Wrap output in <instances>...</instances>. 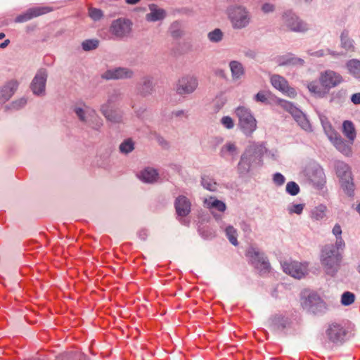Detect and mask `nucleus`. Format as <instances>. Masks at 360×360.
<instances>
[{"label":"nucleus","instance_id":"nucleus-23","mask_svg":"<svg viewBox=\"0 0 360 360\" xmlns=\"http://www.w3.org/2000/svg\"><path fill=\"white\" fill-rule=\"evenodd\" d=\"M269 326L274 331L283 330L290 326V321L281 315H275L269 321Z\"/></svg>","mask_w":360,"mask_h":360},{"label":"nucleus","instance_id":"nucleus-50","mask_svg":"<svg viewBox=\"0 0 360 360\" xmlns=\"http://www.w3.org/2000/svg\"><path fill=\"white\" fill-rule=\"evenodd\" d=\"M311 56H315V57H323V56H325L326 55H331L333 56L334 58H338L339 56H340V54L338 53H335V52H333V51H331L329 49H326V50H319L317 51H315V52H313L311 53Z\"/></svg>","mask_w":360,"mask_h":360},{"label":"nucleus","instance_id":"nucleus-2","mask_svg":"<svg viewBox=\"0 0 360 360\" xmlns=\"http://www.w3.org/2000/svg\"><path fill=\"white\" fill-rule=\"evenodd\" d=\"M226 14L233 29L245 28L250 22V13L245 6L240 5L229 6L226 10Z\"/></svg>","mask_w":360,"mask_h":360},{"label":"nucleus","instance_id":"nucleus-7","mask_svg":"<svg viewBox=\"0 0 360 360\" xmlns=\"http://www.w3.org/2000/svg\"><path fill=\"white\" fill-rule=\"evenodd\" d=\"M257 148L258 145L253 143L242 154L237 167L238 172L240 174H246L250 171L253 163L257 159L255 151Z\"/></svg>","mask_w":360,"mask_h":360},{"label":"nucleus","instance_id":"nucleus-9","mask_svg":"<svg viewBox=\"0 0 360 360\" xmlns=\"http://www.w3.org/2000/svg\"><path fill=\"white\" fill-rule=\"evenodd\" d=\"M48 77V72L45 69H39L34 77L30 89L36 96H44L46 91V84Z\"/></svg>","mask_w":360,"mask_h":360},{"label":"nucleus","instance_id":"nucleus-1","mask_svg":"<svg viewBox=\"0 0 360 360\" xmlns=\"http://www.w3.org/2000/svg\"><path fill=\"white\" fill-rule=\"evenodd\" d=\"M234 114L238 119V129L246 137H251L257 129V121L252 110L240 105L235 109Z\"/></svg>","mask_w":360,"mask_h":360},{"label":"nucleus","instance_id":"nucleus-34","mask_svg":"<svg viewBox=\"0 0 360 360\" xmlns=\"http://www.w3.org/2000/svg\"><path fill=\"white\" fill-rule=\"evenodd\" d=\"M307 88L311 93L319 97H323L326 94L322 85L320 86L316 82H309Z\"/></svg>","mask_w":360,"mask_h":360},{"label":"nucleus","instance_id":"nucleus-39","mask_svg":"<svg viewBox=\"0 0 360 360\" xmlns=\"http://www.w3.org/2000/svg\"><path fill=\"white\" fill-rule=\"evenodd\" d=\"M201 184L205 189L210 191H214L217 188V184L209 176L202 177Z\"/></svg>","mask_w":360,"mask_h":360},{"label":"nucleus","instance_id":"nucleus-62","mask_svg":"<svg viewBox=\"0 0 360 360\" xmlns=\"http://www.w3.org/2000/svg\"><path fill=\"white\" fill-rule=\"evenodd\" d=\"M316 173H317L318 176L320 177L321 181H322L323 179V176H324L323 170L321 169H319L316 170Z\"/></svg>","mask_w":360,"mask_h":360},{"label":"nucleus","instance_id":"nucleus-57","mask_svg":"<svg viewBox=\"0 0 360 360\" xmlns=\"http://www.w3.org/2000/svg\"><path fill=\"white\" fill-rule=\"evenodd\" d=\"M5 37V34L3 33V32H1L0 33V41H1L2 39H4ZM10 44V40L9 39H4L3 41H0V48L1 49H5L6 47H7L8 46V44Z\"/></svg>","mask_w":360,"mask_h":360},{"label":"nucleus","instance_id":"nucleus-27","mask_svg":"<svg viewBox=\"0 0 360 360\" xmlns=\"http://www.w3.org/2000/svg\"><path fill=\"white\" fill-rule=\"evenodd\" d=\"M335 148L346 156L352 155V148L341 137L338 135L331 141Z\"/></svg>","mask_w":360,"mask_h":360},{"label":"nucleus","instance_id":"nucleus-20","mask_svg":"<svg viewBox=\"0 0 360 360\" xmlns=\"http://www.w3.org/2000/svg\"><path fill=\"white\" fill-rule=\"evenodd\" d=\"M72 110L78 120L82 123H85L94 109L86 105L85 103H81L74 105L72 106Z\"/></svg>","mask_w":360,"mask_h":360},{"label":"nucleus","instance_id":"nucleus-46","mask_svg":"<svg viewBox=\"0 0 360 360\" xmlns=\"http://www.w3.org/2000/svg\"><path fill=\"white\" fill-rule=\"evenodd\" d=\"M27 103V99L25 98H21L18 99L13 102H12L8 105L6 106V109H12V110H19L23 108Z\"/></svg>","mask_w":360,"mask_h":360},{"label":"nucleus","instance_id":"nucleus-37","mask_svg":"<svg viewBox=\"0 0 360 360\" xmlns=\"http://www.w3.org/2000/svg\"><path fill=\"white\" fill-rule=\"evenodd\" d=\"M223 37H224V33L219 28H216L207 34L208 39L211 42H214V43H218V42L221 41L223 39Z\"/></svg>","mask_w":360,"mask_h":360},{"label":"nucleus","instance_id":"nucleus-24","mask_svg":"<svg viewBox=\"0 0 360 360\" xmlns=\"http://www.w3.org/2000/svg\"><path fill=\"white\" fill-rule=\"evenodd\" d=\"M239 152L236 143L233 141H227L221 148L219 154L222 158L231 157L234 158L238 155Z\"/></svg>","mask_w":360,"mask_h":360},{"label":"nucleus","instance_id":"nucleus-11","mask_svg":"<svg viewBox=\"0 0 360 360\" xmlns=\"http://www.w3.org/2000/svg\"><path fill=\"white\" fill-rule=\"evenodd\" d=\"M284 25L293 32H305L309 29L306 22L291 12H286L283 15Z\"/></svg>","mask_w":360,"mask_h":360},{"label":"nucleus","instance_id":"nucleus-54","mask_svg":"<svg viewBox=\"0 0 360 360\" xmlns=\"http://www.w3.org/2000/svg\"><path fill=\"white\" fill-rule=\"evenodd\" d=\"M274 183L277 186H282L285 181V179L283 174L279 172H277L273 176Z\"/></svg>","mask_w":360,"mask_h":360},{"label":"nucleus","instance_id":"nucleus-28","mask_svg":"<svg viewBox=\"0 0 360 360\" xmlns=\"http://www.w3.org/2000/svg\"><path fill=\"white\" fill-rule=\"evenodd\" d=\"M84 124L94 130L99 131L103 125V121L94 109L91 115L89 116V119Z\"/></svg>","mask_w":360,"mask_h":360},{"label":"nucleus","instance_id":"nucleus-55","mask_svg":"<svg viewBox=\"0 0 360 360\" xmlns=\"http://www.w3.org/2000/svg\"><path fill=\"white\" fill-rule=\"evenodd\" d=\"M354 41L353 40H351L349 39H342V46L349 51H354V47L353 44Z\"/></svg>","mask_w":360,"mask_h":360},{"label":"nucleus","instance_id":"nucleus-19","mask_svg":"<svg viewBox=\"0 0 360 360\" xmlns=\"http://www.w3.org/2000/svg\"><path fill=\"white\" fill-rule=\"evenodd\" d=\"M51 10L46 7L30 8L28 11H27L26 13L18 15L15 18V22H27V21L31 20L33 18L39 16L42 14H45V13L49 12Z\"/></svg>","mask_w":360,"mask_h":360},{"label":"nucleus","instance_id":"nucleus-35","mask_svg":"<svg viewBox=\"0 0 360 360\" xmlns=\"http://www.w3.org/2000/svg\"><path fill=\"white\" fill-rule=\"evenodd\" d=\"M104 117L108 121L112 123H120L122 122V112L115 110L112 109L105 115H104Z\"/></svg>","mask_w":360,"mask_h":360},{"label":"nucleus","instance_id":"nucleus-14","mask_svg":"<svg viewBox=\"0 0 360 360\" xmlns=\"http://www.w3.org/2000/svg\"><path fill=\"white\" fill-rule=\"evenodd\" d=\"M282 267L284 272L295 278L300 279L307 274V265L297 262H284Z\"/></svg>","mask_w":360,"mask_h":360},{"label":"nucleus","instance_id":"nucleus-36","mask_svg":"<svg viewBox=\"0 0 360 360\" xmlns=\"http://www.w3.org/2000/svg\"><path fill=\"white\" fill-rule=\"evenodd\" d=\"M226 236L229 242L234 246H237L238 243L237 240V231L233 226H228L225 229Z\"/></svg>","mask_w":360,"mask_h":360},{"label":"nucleus","instance_id":"nucleus-41","mask_svg":"<svg viewBox=\"0 0 360 360\" xmlns=\"http://www.w3.org/2000/svg\"><path fill=\"white\" fill-rule=\"evenodd\" d=\"M169 32L171 36L174 39H179L183 35V32L181 30L180 24L179 22H174L169 28Z\"/></svg>","mask_w":360,"mask_h":360},{"label":"nucleus","instance_id":"nucleus-4","mask_svg":"<svg viewBox=\"0 0 360 360\" xmlns=\"http://www.w3.org/2000/svg\"><path fill=\"white\" fill-rule=\"evenodd\" d=\"M302 308L314 314H322L328 310L326 302L315 292H304L301 297Z\"/></svg>","mask_w":360,"mask_h":360},{"label":"nucleus","instance_id":"nucleus-51","mask_svg":"<svg viewBox=\"0 0 360 360\" xmlns=\"http://www.w3.org/2000/svg\"><path fill=\"white\" fill-rule=\"evenodd\" d=\"M304 207V204L300 203V204H292L291 205H289L287 208L288 212L289 214H302L303 210Z\"/></svg>","mask_w":360,"mask_h":360},{"label":"nucleus","instance_id":"nucleus-21","mask_svg":"<svg viewBox=\"0 0 360 360\" xmlns=\"http://www.w3.org/2000/svg\"><path fill=\"white\" fill-rule=\"evenodd\" d=\"M138 177L144 183L153 184L158 181L159 174L157 169L148 167L139 172Z\"/></svg>","mask_w":360,"mask_h":360},{"label":"nucleus","instance_id":"nucleus-48","mask_svg":"<svg viewBox=\"0 0 360 360\" xmlns=\"http://www.w3.org/2000/svg\"><path fill=\"white\" fill-rule=\"evenodd\" d=\"M89 15L93 20L97 21L103 18V13L101 10L91 7L89 8Z\"/></svg>","mask_w":360,"mask_h":360},{"label":"nucleus","instance_id":"nucleus-64","mask_svg":"<svg viewBox=\"0 0 360 360\" xmlns=\"http://www.w3.org/2000/svg\"><path fill=\"white\" fill-rule=\"evenodd\" d=\"M357 269H358V271L360 273V264L358 265Z\"/></svg>","mask_w":360,"mask_h":360},{"label":"nucleus","instance_id":"nucleus-58","mask_svg":"<svg viewBox=\"0 0 360 360\" xmlns=\"http://www.w3.org/2000/svg\"><path fill=\"white\" fill-rule=\"evenodd\" d=\"M335 245H334L336 250L338 251L339 249H343L345 247V242L342 237H336Z\"/></svg>","mask_w":360,"mask_h":360},{"label":"nucleus","instance_id":"nucleus-43","mask_svg":"<svg viewBox=\"0 0 360 360\" xmlns=\"http://www.w3.org/2000/svg\"><path fill=\"white\" fill-rule=\"evenodd\" d=\"M270 95L271 93L269 91H260L254 96V99L257 102L268 104L270 103L269 101Z\"/></svg>","mask_w":360,"mask_h":360},{"label":"nucleus","instance_id":"nucleus-18","mask_svg":"<svg viewBox=\"0 0 360 360\" xmlns=\"http://www.w3.org/2000/svg\"><path fill=\"white\" fill-rule=\"evenodd\" d=\"M174 205L179 216L186 217L191 212V202L184 195L177 197L175 200Z\"/></svg>","mask_w":360,"mask_h":360},{"label":"nucleus","instance_id":"nucleus-5","mask_svg":"<svg viewBox=\"0 0 360 360\" xmlns=\"http://www.w3.org/2000/svg\"><path fill=\"white\" fill-rule=\"evenodd\" d=\"M335 169L336 174L340 179L341 187L347 195H352L354 192V185L350 167L344 162L336 161Z\"/></svg>","mask_w":360,"mask_h":360},{"label":"nucleus","instance_id":"nucleus-26","mask_svg":"<svg viewBox=\"0 0 360 360\" xmlns=\"http://www.w3.org/2000/svg\"><path fill=\"white\" fill-rule=\"evenodd\" d=\"M18 86L17 81L12 80L4 85L0 91V98L4 101L9 100L14 94Z\"/></svg>","mask_w":360,"mask_h":360},{"label":"nucleus","instance_id":"nucleus-60","mask_svg":"<svg viewBox=\"0 0 360 360\" xmlns=\"http://www.w3.org/2000/svg\"><path fill=\"white\" fill-rule=\"evenodd\" d=\"M157 141L163 148H166L169 147L168 141L162 136H158Z\"/></svg>","mask_w":360,"mask_h":360},{"label":"nucleus","instance_id":"nucleus-33","mask_svg":"<svg viewBox=\"0 0 360 360\" xmlns=\"http://www.w3.org/2000/svg\"><path fill=\"white\" fill-rule=\"evenodd\" d=\"M342 128L345 135L351 141V143H352L356 136L354 124L350 121H345L342 124Z\"/></svg>","mask_w":360,"mask_h":360},{"label":"nucleus","instance_id":"nucleus-61","mask_svg":"<svg viewBox=\"0 0 360 360\" xmlns=\"http://www.w3.org/2000/svg\"><path fill=\"white\" fill-rule=\"evenodd\" d=\"M351 101L354 104H360V93L353 94Z\"/></svg>","mask_w":360,"mask_h":360},{"label":"nucleus","instance_id":"nucleus-13","mask_svg":"<svg viewBox=\"0 0 360 360\" xmlns=\"http://www.w3.org/2000/svg\"><path fill=\"white\" fill-rule=\"evenodd\" d=\"M134 71L129 68L118 67L107 70L104 72L101 77L107 80H117L131 79L134 77Z\"/></svg>","mask_w":360,"mask_h":360},{"label":"nucleus","instance_id":"nucleus-38","mask_svg":"<svg viewBox=\"0 0 360 360\" xmlns=\"http://www.w3.org/2000/svg\"><path fill=\"white\" fill-rule=\"evenodd\" d=\"M275 103L281 106L285 110L288 111L292 115L295 113V110H297V108L292 105V104L288 101L281 98H276L274 101Z\"/></svg>","mask_w":360,"mask_h":360},{"label":"nucleus","instance_id":"nucleus-3","mask_svg":"<svg viewBox=\"0 0 360 360\" xmlns=\"http://www.w3.org/2000/svg\"><path fill=\"white\" fill-rule=\"evenodd\" d=\"M341 256L333 245L323 247L321 255V262L327 274L333 276L338 270Z\"/></svg>","mask_w":360,"mask_h":360},{"label":"nucleus","instance_id":"nucleus-16","mask_svg":"<svg viewBox=\"0 0 360 360\" xmlns=\"http://www.w3.org/2000/svg\"><path fill=\"white\" fill-rule=\"evenodd\" d=\"M326 334L329 341L337 343L344 340L347 331L340 324L332 323L328 325Z\"/></svg>","mask_w":360,"mask_h":360},{"label":"nucleus","instance_id":"nucleus-45","mask_svg":"<svg viewBox=\"0 0 360 360\" xmlns=\"http://www.w3.org/2000/svg\"><path fill=\"white\" fill-rule=\"evenodd\" d=\"M98 46V40L97 39H87L82 42V49L86 51H91L96 49Z\"/></svg>","mask_w":360,"mask_h":360},{"label":"nucleus","instance_id":"nucleus-32","mask_svg":"<svg viewBox=\"0 0 360 360\" xmlns=\"http://www.w3.org/2000/svg\"><path fill=\"white\" fill-rule=\"evenodd\" d=\"M327 207L324 205H319L310 212V217L313 220L320 221L326 216Z\"/></svg>","mask_w":360,"mask_h":360},{"label":"nucleus","instance_id":"nucleus-17","mask_svg":"<svg viewBox=\"0 0 360 360\" xmlns=\"http://www.w3.org/2000/svg\"><path fill=\"white\" fill-rule=\"evenodd\" d=\"M136 94L141 97H148L154 92L155 87L152 77H143L137 84L136 87Z\"/></svg>","mask_w":360,"mask_h":360},{"label":"nucleus","instance_id":"nucleus-29","mask_svg":"<svg viewBox=\"0 0 360 360\" xmlns=\"http://www.w3.org/2000/svg\"><path fill=\"white\" fill-rule=\"evenodd\" d=\"M295 113L292 115L295 120L297 122V124L300 126L302 129L305 131L311 130V124L309 120L307 119L306 116L303 114L302 111L300 110H295Z\"/></svg>","mask_w":360,"mask_h":360},{"label":"nucleus","instance_id":"nucleus-22","mask_svg":"<svg viewBox=\"0 0 360 360\" xmlns=\"http://www.w3.org/2000/svg\"><path fill=\"white\" fill-rule=\"evenodd\" d=\"M150 12L146 15V20L148 22H156L163 20L166 17V11L155 4L149 5Z\"/></svg>","mask_w":360,"mask_h":360},{"label":"nucleus","instance_id":"nucleus-6","mask_svg":"<svg viewBox=\"0 0 360 360\" xmlns=\"http://www.w3.org/2000/svg\"><path fill=\"white\" fill-rule=\"evenodd\" d=\"M245 256L249 262L261 273L266 274L270 270V264L264 254L258 248L250 247L248 248Z\"/></svg>","mask_w":360,"mask_h":360},{"label":"nucleus","instance_id":"nucleus-40","mask_svg":"<svg viewBox=\"0 0 360 360\" xmlns=\"http://www.w3.org/2000/svg\"><path fill=\"white\" fill-rule=\"evenodd\" d=\"M134 149V143L130 139L124 140L120 145V150L121 153L127 154L131 153Z\"/></svg>","mask_w":360,"mask_h":360},{"label":"nucleus","instance_id":"nucleus-63","mask_svg":"<svg viewBox=\"0 0 360 360\" xmlns=\"http://www.w3.org/2000/svg\"><path fill=\"white\" fill-rule=\"evenodd\" d=\"M140 0H126V2L129 4H137Z\"/></svg>","mask_w":360,"mask_h":360},{"label":"nucleus","instance_id":"nucleus-53","mask_svg":"<svg viewBox=\"0 0 360 360\" xmlns=\"http://www.w3.org/2000/svg\"><path fill=\"white\" fill-rule=\"evenodd\" d=\"M112 102V99L110 98L105 103L102 104L100 107V111L102 113V115L104 116L109 111H110L111 109V104Z\"/></svg>","mask_w":360,"mask_h":360},{"label":"nucleus","instance_id":"nucleus-25","mask_svg":"<svg viewBox=\"0 0 360 360\" xmlns=\"http://www.w3.org/2000/svg\"><path fill=\"white\" fill-rule=\"evenodd\" d=\"M233 81L240 79L245 75V68L243 64L238 60H231L229 64Z\"/></svg>","mask_w":360,"mask_h":360},{"label":"nucleus","instance_id":"nucleus-10","mask_svg":"<svg viewBox=\"0 0 360 360\" xmlns=\"http://www.w3.org/2000/svg\"><path fill=\"white\" fill-rule=\"evenodd\" d=\"M198 85L195 77L186 75L179 79L176 87V91L179 95H186L193 93Z\"/></svg>","mask_w":360,"mask_h":360},{"label":"nucleus","instance_id":"nucleus-8","mask_svg":"<svg viewBox=\"0 0 360 360\" xmlns=\"http://www.w3.org/2000/svg\"><path fill=\"white\" fill-rule=\"evenodd\" d=\"M132 22L125 18H118L112 22L110 32L116 38L123 39L128 37L131 32Z\"/></svg>","mask_w":360,"mask_h":360},{"label":"nucleus","instance_id":"nucleus-42","mask_svg":"<svg viewBox=\"0 0 360 360\" xmlns=\"http://www.w3.org/2000/svg\"><path fill=\"white\" fill-rule=\"evenodd\" d=\"M354 294L349 291L345 292L341 296V304L344 306L352 304L354 303Z\"/></svg>","mask_w":360,"mask_h":360},{"label":"nucleus","instance_id":"nucleus-30","mask_svg":"<svg viewBox=\"0 0 360 360\" xmlns=\"http://www.w3.org/2000/svg\"><path fill=\"white\" fill-rule=\"evenodd\" d=\"M346 68L348 72L354 77L360 79V60L358 59H351L346 63Z\"/></svg>","mask_w":360,"mask_h":360},{"label":"nucleus","instance_id":"nucleus-59","mask_svg":"<svg viewBox=\"0 0 360 360\" xmlns=\"http://www.w3.org/2000/svg\"><path fill=\"white\" fill-rule=\"evenodd\" d=\"M332 232L336 237H341L342 229L339 224H335L333 228Z\"/></svg>","mask_w":360,"mask_h":360},{"label":"nucleus","instance_id":"nucleus-56","mask_svg":"<svg viewBox=\"0 0 360 360\" xmlns=\"http://www.w3.org/2000/svg\"><path fill=\"white\" fill-rule=\"evenodd\" d=\"M274 9H275L274 5L269 4V3H266V4H263L262 6V11L264 13H272V12H274Z\"/></svg>","mask_w":360,"mask_h":360},{"label":"nucleus","instance_id":"nucleus-31","mask_svg":"<svg viewBox=\"0 0 360 360\" xmlns=\"http://www.w3.org/2000/svg\"><path fill=\"white\" fill-rule=\"evenodd\" d=\"M204 205L208 209H215L220 212H224L226 207L224 202L213 197L205 199Z\"/></svg>","mask_w":360,"mask_h":360},{"label":"nucleus","instance_id":"nucleus-47","mask_svg":"<svg viewBox=\"0 0 360 360\" xmlns=\"http://www.w3.org/2000/svg\"><path fill=\"white\" fill-rule=\"evenodd\" d=\"M321 122L324 131L329 139L330 141L333 140L334 137L338 136V134L332 129V127L329 123L325 122L322 119Z\"/></svg>","mask_w":360,"mask_h":360},{"label":"nucleus","instance_id":"nucleus-12","mask_svg":"<svg viewBox=\"0 0 360 360\" xmlns=\"http://www.w3.org/2000/svg\"><path fill=\"white\" fill-rule=\"evenodd\" d=\"M319 81L323 88L330 89L340 84L343 82V78L339 73L327 70L321 72Z\"/></svg>","mask_w":360,"mask_h":360},{"label":"nucleus","instance_id":"nucleus-44","mask_svg":"<svg viewBox=\"0 0 360 360\" xmlns=\"http://www.w3.org/2000/svg\"><path fill=\"white\" fill-rule=\"evenodd\" d=\"M285 191L291 195H296L300 193V188L299 185L295 181H289L286 184Z\"/></svg>","mask_w":360,"mask_h":360},{"label":"nucleus","instance_id":"nucleus-52","mask_svg":"<svg viewBox=\"0 0 360 360\" xmlns=\"http://www.w3.org/2000/svg\"><path fill=\"white\" fill-rule=\"evenodd\" d=\"M221 124L228 129H231L234 127L235 124L233 120L229 116H224L221 119Z\"/></svg>","mask_w":360,"mask_h":360},{"label":"nucleus","instance_id":"nucleus-15","mask_svg":"<svg viewBox=\"0 0 360 360\" xmlns=\"http://www.w3.org/2000/svg\"><path fill=\"white\" fill-rule=\"evenodd\" d=\"M270 81L275 89L288 96L294 98L296 96V91L288 85V81L284 77L278 75H274L271 77Z\"/></svg>","mask_w":360,"mask_h":360},{"label":"nucleus","instance_id":"nucleus-49","mask_svg":"<svg viewBox=\"0 0 360 360\" xmlns=\"http://www.w3.org/2000/svg\"><path fill=\"white\" fill-rule=\"evenodd\" d=\"M304 60L295 57H288L285 60L281 62V65H303Z\"/></svg>","mask_w":360,"mask_h":360}]
</instances>
